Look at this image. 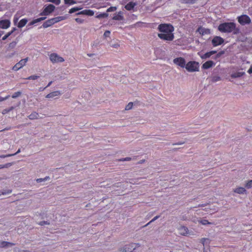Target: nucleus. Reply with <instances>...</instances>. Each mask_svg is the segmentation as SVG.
I'll list each match as a JSON object with an SVG mask.
<instances>
[{
    "label": "nucleus",
    "mask_w": 252,
    "mask_h": 252,
    "mask_svg": "<svg viewBox=\"0 0 252 252\" xmlns=\"http://www.w3.org/2000/svg\"><path fill=\"white\" fill-rule=\"evenodd\" d=\"M158 29L159 32L158 36L160 39L167 41H171L174 39V28L171 25L161 24L158 25Z\"/></svg>",
    "instance_id": "nucleus-1"
},
{
    "label": "nucleus",
    "mask_w": 252,
    "mask_h": 252,
    "mask_svg": "<svg viewBox=\"0 0 252 252\" xmlns=\"http://www.w3.org/2000/svg\"><path fill=\"white\" fill-rule=\"evenodd\" d=\"M218 30L221 32H235L236 29V25L234 23H224L220 24L218 27Z\"/></svg>",
    "instance_id": "nucleus-2"
},
{
    "label": "nucleus",
    "mask_w": 252,
    "mask_h": 252,
    "mask_svg": "<svg viewBox=\"0 0 252 252\" xmlns=\"http://www.w3.org/2000/svg\"><path fill=\"white\" fill-rule=\"evenodd\" d=\"M186 69L189 72H194L198 70L199 65L196 62H189L185 65Z\"/></svg>",
    "instance_id": "nucleus-3"
},
{
    "label": "nucleus",
    "mask_w": 252,
    "mask_h": 252,
    "mask_svg": "<svg viewBox=\"0 0 252 252\" xmlns=\"http://www.w3.org/2000/svg\"><path fill=\"white\" fill-rule=\"evenodd\" d=\"M49 59L53 63H63L64 59L56 53H52L49 56Z\"/></svg>",
    "instance_id": "nucleus-4"
},
{
    "label": "nucleus",
    "mask_w": 252,
    "mask_h": 252,
    "mask_svg": "<svg viewBox=\"0 0 252 252\" xmlns=\"http://www.w3.org/2000/svg\"><path fill=\"white\" fill-rule=\"evenodd\" d=\"M55 9V6L53 4L45 5L43 11L40 13L41 15L47 16L52 13Z\"/></svg>",
    "instance_id": "nucleus-5"
},
{
    "label": "nucleus",
    "mask_w": 252,
    "mask_h": 252,
    "mask_svg": "<svg viewBox=\"0 0 252 252\" xmlns=\"http://www.w3.org/2000/svg\"><path fill=\"white\" fill-rule=\"evenodd\" d=\"M29 60V58H26L21 60L18 63H16L12 67V69L14 71H18L23 67L26 65V63Z\"/></svg>",
    "instance_id": "nucleus-6"
},
{
    "label": "nucleus",
    "mask_w": 252,
    "mask_h": 252,
    "mask_svg": "<svg viewBox=\"0 0 252 252\" xmlns=\"http://www.w3.org/2000/svg\"><path fill=\"white\" fill-rule=\"evenodd\" d=\"M239 23L242 25L249 24L251 23V18L246 15H241L238 17Z\"/></svg>",
    "instance_id": "nucleus-7"
},
{
    "label": "nucleus",
    "mask_w": 252,
    "mask_h": 252,
    "mask_svg": "<svg viewBox=\"0 0 252 252\" xmlns=\"http://www.w3.org/2000/svg\"><path fill=\"white\" fill-rule=\"evenodd\" d=\"M131 243L126 244L124 246L120 248L118 250L119 252H133L134 247Z\"/></svg>",
    "instance_id": "nucleus-8"
},
{
    "label": "nucleus",
    "mask_w": 252,
    "mask_h": 252,
    "mask_svg": "<svg viewBox=\"0 0 252 252\" xmlns=\"http://www.w3.org/2000/svg\"><path fill=\"white\" fill-rule=\"evenodd\" d=\"M173 63L181 66V67H184L186 65V62L184 58L180 57L177 58L173 60Z\"/></svg>",
    "instance_id": "nucleus-9"
},
{
    "label": "nucleus",
    "mask_w": 252,
    "mask_h": 252,
    "mask_svg": "<svg viewBox=\"0 0 252 252\" xmlns=\"http://www.w3.org/2000/svg\"><path fill=\"white\" fill-rule=\"evenodd\" d=\"M224 41L222 38L220 36L215 37L212 41V43L214 46H217L222 44Z\"/></svg>",
    "instance_id": "nucleus-10"
},
{
    "label": "nucleus",
    "mask_w": 252,
    "mask_h": 252,
    "mask_svg": "<svg viewBox=\"0 0 252 252\" xmlns=\"http://www.w3.org/2000/svg\"><path fill=\"white\" fill-rule=\"evenodd\" d=\"M11 24V22L9 20H3L0 21V28L6 29L8 28Z\"/></svg>",
    "instance_id": "nucleus-11"
},
{
    "label": "nucleus",
    "mask_w": 252,
    "mask_h": 252,
    "mask_svg": "<svg viewBox=\"0 0 252 252\" xmlns=\"http://www.w3.org/2000/svg\"><path fill=\"white\" fill-rule=\"evenodd\" d=\"M61 94V92L59 91H57L49 93L46 95L45 97L47 98H53L59 96Z\"/></svg>",
    "instance_id": "nucleus-12"
},
{
    "label": "nucleus",
    "mask_w": 252,
    "mask_h": 252,
    "mask_svg": "<svg viewBox=\"0 0 252 252\" xmlns=\"http://www.w3.org/2000/svg\"><path fill=\"white\" fill-rule=\"evenodd\" d=\"M179 234L182 235H187L189 234L188 228L184 226H181L178 228Z\"/></svg>",
    "instance_id": "nucleus-13"
},
{
    "label": "nucleus",
    "mask_w": 252,
    "mask_h": 252,
    "mask_svg": "<svg viewBox=\"0 0 252 252\" xmlns=\"http://www.w3.org/2000/svg\"><path fill=\"white\" fill-rule=\"evenodd\" d=\"M215 65V63L213 61H207V62H205V63H204L202 65V67L203 69H209V68L213 67Z\"/></svg>",
    "instance_id": "nucleus-14"
},
{
    "label": "nucleus",
    "mask_w": 252,
    "mask_h": 252,
    "mask_svg": "<svg viewBox=\"0 0 252 252\" xmlns=\"http://www.w3.org/2000/svg\"><path fill=\"white\" fill-rule=\"evenodd\" d=\"M197 32L202 35L208 34L210 33L209 29H205L202 27H199L197 29Z\"/></svg>",
    "instance_id": "nucleus-15"
},
{
    "label": "nucleus",
    "mask_w": 252,
    "mask_h": 252,
    "mask_svg": "<svg viewBox=\"0 0 252 252\" xmlns=\"http://www.w3.org/2000/svg\"><path fill=\"white\" fill-rule=\"evenodd\" d=\"M233 191L238 194H241L246 193L247 192V190L244 188L238 187V188H235L234 189Z\"/></svg>",
    "instance_id": "nucleus-16"
},
{
    "label": "nucleus",
    "mask_w": 252,
    "mask_h": 252,
    "mask_svg": "<svg viewBox=\"0 0 252 252\" xmlns=\"http://www.w3.org/2000/svg\"><path fill=\"white\" fill-rule=\"evenodd\" d=\"M216 52H217L216 51H212L207 52L203 55H200V57L202 59H206L209 58L212 55L216 53Z\"/></svg>",
    "instance_id": "nucleus-17"
},
{
    "label": "nucleus",
    "mask_w": 252,
    "mask_h": 252,
    "mask_svg": "<svg viewBox=\"0 0 252 252\" xmlns=\"http://www.w3.org/2000/svg\"><path fill=\"white\" fill-rule=\"evenodd\" d=\"M77 14H84L89 16H93L94 15V12L92 10H84L78 13Z\"/></svg>",
    "instance_id": "nucleus-18"
},
{
    "label": "nucleus",
    "mask_w": 252,
    "mask_h": 252,
    "mask_svg": "<svg viewBox=\"0 0 252 252\" xmlns=\"http://www.w3.org/2000/svg\"><path fill=\"white\" fill-rule=\"evenodd\" d=\"M136 5V3L134 2H129L125 6V8L127 10H132L135 6Z\"/></svg>",
    "instance_id": "nucleus-19"
},
{
    "label": "nucleus",
    "mask_w": 252,
    "mask_h": 252,
    "mask_svg": "<svg viewBox=\"0 0 252 252\" xmlns=\"http://www.w3.org/2000/svg\"><path fill=\"white\" fill-rule=\"evenodd\" d=\"M39 117V114L36 112H32L29 116L28 118L30 120L37 119Z\"/></svg>",
    "instance_id": "nucleus-20"
},
{
    "label": "nucleus",
    "mask_w": 252,
    "mask_h": 252,
    "mask_svg": "<svg viewBox=\"0 0 252 252\" xmlns=\"http://www.w3.org/2000/svg\"><path fill=\"white\" fill-rule=\"evenodd\" d=\"M204 210L208 213L212 214L218 211V208L217 207L214 206L212 208L210 207L208 208H205Z\"/></svg>",
    "instance_id": "nucleus-21"
},
{
    "label": "nucleus",
    "mask_w": 252,
    "mask_h": 252,
    "mask_svg": "<svg viewBox=\"0 0 252 252\" xmlns=\"http://www.w3.org/2000/svg\"><path fill=\"white\" fill-rule=\"evenodd\" d=\"M53 24L51 19L46 21L42 25L44 28H47L53 25Z\"/></svg>",
    "instance_id": "nucleus-22"
},
{
    "label": "nucleus",
    "mask_w": 252,
    "mask_h": 252,
    "mask_svg": "<svg viewBox=\"0 0 252 252\" xmlns=\"http://www.w3.org/2000/svg\"><path fill=\"white\" fill-rule=\"evenodd\" d=\"M27 22L28 20L26 19H23L21 20L18 24V27L19 28H21L24 27L27 23Z\"/></svg>",
    "instance_id": "nucleus-23"
},
{
    "label": "nucleus",
    "mask_w": 252,
    "mask_h": 252,
    "mask_svg": "<svg viewBox=\"0 0 252 252\" xmlns=\"http://www.w3.org/2000/svg\"><path fill=\"white\" fill-rule=\"evenodd\" d=\"M113 20H122L123 19V16L122 15V13L119 12L117 14H116L113 17Z\"/></svg>",
    "instance_id": "nucleus-24"
},
{
    "label": "nucleus",
    "mask_w": 252,
    "mask_h": 252,
    "mask_svg": "<svg viewBox=\"0 0 252 252\" xmlns=\"http://www.w3.org/2000/svg\"><path fill=\"white\" fill-rule=\"evenodd\" d=\"M16 30V28H13L11 31L7 32L6 34H5L2 38L3 40H5L10 35L12 34V33Z\"/></svg>",
    "instance_id": "nucleus-25"
},
{
    "label": "nucleus",
    "mask_w": 252,
    "mask_h": 252,
    "mask_svg": "<svg viewBox=\"0 0 252 252\" xmlns=\"http://www.w3.org/2000/svg\"><path fill=\"white\" fill-rule=\"evenodd\" d=\"M50 180V177L49 176H46L44 178H38L36 179V181L37 183H41L42 182H45Z\"/></svg>",
    "instance_id": "nucleus-26"
},
{
    "label": "nucleus",
    "mask_w": 252,
    "mask_h": 252,
    "mask_svg": "<svg viewBox=\"0 0 252 252\" xmlns=\"http://www.w3.org/2000/svg\"><path fill=\"white\" fill-rule=\"evenodd\" d=\"M243 75V73H241V72H236V73H232L231 75V77L232 78H238V77H240L241 76H242Z\"/></svg>",
    "instance_id": "nucleus-27"
},
{
    "label": "nucleus",
    "mask_w": 252,
    "mask_h": 252,
    "mask_svg": "<svg viewBox=\"0 0 252 252\" xmlns=\"http://www.w3.org/2000/svg\"><path fill=\"white\" fill-rule=\"evenodd\" d=\"M198 222L202 225L210 224H212L211 222H209L206 220H198Z\"/></svg>",
    "instance_id": "nucleus-28"
},
{
    "label": "nucleus",
    "mask_w": 252,
    "mask_h": 252,
    "mask_svg": "<svg viewBox=\"0 0 252 252\" xmlns=\"http://www.w3.org/2000/svg\"><path fill=\"white\" fill-rule=\"evenodd\" d=\"M9 245H11L12 244L9 242L5 241H2L0 243V247L2 248L8 246Z\"/></svg>",
    "instance_id": "nucleus-29"
},
{
    "label": "nucleus",
    "mask_w": 252,
    "mask_h": 252,
    "mask_svg": "<svg viewBox=\"0 0 252 252\" xmlns=\"http://www.w3.org/2000/svg\"><path fill=\"white\" fill-rule=\"evenodd\" d=\"M55 18L56 19L57 22H59L60 21H61L66 19L67 18V16H58V17H57Z\"/></svg>",
    "instance_id": "nucleus-30"
},
{
    "label": "nucleus",
    "mask_w": 252,
    "mask_h": 252,
    "mask_svg": "<svg viewBox=\"0 0 252 252\" xmlns=\"http://www.w3.org/2000/svg\"><path fill=\"white\" fill-rule=\"evenodd\" d=\"M108 16V14L107 13H101L97 16H96V18H106Z\"/></svg>",
    "instance_id": "nucleus-31"
},
{
    "label": "nucleus",
    "mask_w": 252,
    "mask_h": 252,
    "mask_svg": "<svg viewBox=\"0 0 252 252\" xmlns=\"http://www.w3.org/2000/svg\"><path fill=\"white\" fill-rule=\"evenodd\" d=\"M12 165V163H6V164H5L4 165H1V164H0V169L7 168H8L10 166H11Z\"/></svg>",
    "instance_id": "nucleus-32"
},
{
    "label": "nucleus",
    "mask_w": 252,
    "mask_h": 252,
    "mask_svg": "<svg viewBox=\"0 0 252 252\" xmlns=\"http://www.w3.org/2000/svg\"><path fill=\"white\" fill-rule=\"evenodd\" d=\"M133 107V103L132 102H129L127 105H126L125 107L126 110H129L132 109Z\"/></svg>",
    "instance_id": "nucleus-33"
},
{
    "label": "nucleus",
    "mask_w": 252,
    "mask_h": 252,
    "mask_svg": "<svg viewBox=\"0 0 252 252\" xmlns=\"http://www.w3.org/2000/svg\"><path fill=\"white\" fill-rule=\"evenodd\" d=\"M17 44V42L16 41H12L8 45V48L10 49H13L15 48Z\"/></svg>",
    "instance_id": "nucleus-34"
},
{
    "label": "nucleus",
    "mask_w": 252,
    "mask_h": 252,
    "mask_svg": "<svg viewBox=\"0 0 252 252\" xmlns=\"http://www.w3.org/2000/svg\"><path fill=\"white\" fill-rule=\"evenodd\" d=\"M13 109H14V107L13 106L10 107L9 109H5L3 110L2 113L3 114H6L7 113H8L9 112L12 111Z\"/></svg>",
    "instance_id": "nucleus-35"
},
{
    "label": "nucleus",
    "mask_w": 252,
    "mask_h": 252,
    "mask_svg": "<svg viewBox=\"0 0 252 252\" xmlns=\"http://www.w3.org/2000/svg\"><path fill=\"white\" fill-rule=\"evenodd\" d=\"M47 1L53 3L56 5H59L60 4L61 0H47Z\"/></svg>",
    "instance_id": "nucleus-36"
},
{
    "label": "nucleus",
    "mask_w": 252,
    "mask_h": 252,
    "mask_svg": "<svg viewBox=\"0 0 252 252\" xmlns=\"http://www.w3.org/2000/svg\"><path fill=\"white\" fill-rule=\"evenodd\" d=\"M81 8H78V7H74V8H71L69 11V13H73L76 11H77L79 10H80Z\"/></svg>",
    "instance_id": "nucleus-37"
},
{
    "label": "nucleus",
    "mask_w": 252,
    "mask_h": 252,
    "mask_svg": "<svg viewBox=\"0 0 252 252\" xmlns=\"http://www.w3.org/2000/svg\"><path fill=\"white\" fill-rule=\"evenodd\" d=\"M0 191L1 192L0 193L1 194V195H6V194L11 193V192H12V190L10 189H8L7 190H0Z\"/></svg>",
    "instance_id": "nucleus-38"
},
{
    "label": "nucleus",
    "mask_w": 252,
    "mask_h": 252,
    "mask_svg": "<svg viewBox=\"0 0 252 252\" xmlns=\"http://www.w3.org/2000/svg\"><path fill=\"white\" fill-rule=\"evenodd\" d=\"M245 187L248 189L252 188V180L249 181L245 185Z\"/></svg>",
    "instance_id": "nucleus-39"
},
{
    "label": "nucleus",
    "mask_w": 252,
    "mask_h": 252,
    "mask_svg": "<svg viewBox=\"0 0 252 252\" xmlns=\"http://www.w3.org/2000/svg\"><path fill=\"white\" fill-rule=\"evenodd\" d=\"M21 94V92H15L12 95V97L13 98H15L18 96H19Z\"/></svg>",
    "instance_id": "nucleus-40"
},
{
    "label": "nucleus",
    "mask_w": 252,
    "mask_h": 252,
    "mask_svg": "<svg viewBox=\"0 0 252 252\" xmlns=\"http://www.w3.org/2000/svg\"><path fill=\"white\" fill-rule=\"evenodd\" d=\"M65 4H73L76 3V2L73 0H64Z\"/></svg>",
    "instance_id": "nucleus-41"
},
{
    "label": "nucleus",
    "mask_w": 252,
    "mask_h": 252,
    "mask_svg": "<svg viewBox=\"0 0 252 252\" xmlns=\"http://www.w3.org/2000/svg\"><path fill=\"white\" fill-rule=\"evenodd\" d=\"M38 78H39L38 76H37V75H32V76H29L28 78H27V79H29V80H35V79H37Z\"/></svg>",
    "instance_id": "nucleus-42"
},
{
    "label": "nucleus",
    "mask_w": 252,
    "mask_h": 252,
    "mask_svg": "<svg viewBox=\"0 0 252 252\" xmlns=\"http://www.w3.org/2000/svg\"><path fill=\"white\" fill-rule=\"evenodd\" d=\"M159 218V216H156V217H155L150 222H149L148 223H147L145 226H148L149 224H150L151 222H154V221H155L156 220H157L158 218Z\"/></svg>",
    "instance_id": "nucleus-43"
},
{
    "label": "nucleus",
    "mask_w": 252,
    "mask_h": 252,
    "mask_svg": "<svg viewBox=\"0 0 252 252\" xmlns=\"http://www.w3.org/2000/svg\"><path fill=\"white\" fill-rule=\"evenodd\" d=\"M116 9L117 8L116 7H114V6L110 7L107 9V12L114 11L116 10Z\"/></svg>",
    "instance_id": "nucleus-44"
},
{
    "label": "nucleus",
    "mask_w": 252,
    "mask_h": 252,
    "mask_svg": "<svg viewBox=\"0 0 252 252\" xmlns=\"http://www.w3.org/2000/svg\"><path fill=\"white\" fill-rule=\"evenodd\" d=\"M131 245H133L132 246H133L134 247V251L137 248H139L141 246V245L139 244V243H131Z\"/></svg>",
    "instance_id": "nucleus-45"
},
{
    "label": "nucleus",
    "mask_w": 252,
    "mask_h": 252,
    "mask_svg": "<svg viewBox=\"0 0 252 252\" xmlns=\"http://www.w3.org/2000/svg\"><path fill=\"white\" fill-rule=\"evenodd\" d=\"M110 32L109 31H106L103 34V36L104 37H108L110 36Z\"/></svg>",
    "instance_id": "nucleus-46"
},
{
    "label": "nucleus",
    "mask_w": 252,
    "mask_h": 252,
    "mask_svg": "<svg viewBox=\"0 0 252 252\" xmlns=\"http://www.w3.org/2000/svg\"><path fill=\"white\" fill-rule=\"evenodd\" d=\"M38 22H39V21L38 19L37 18L36 19L33 20L31 22H30V25H33Z\"/></svg>",
    "instance_id": "nucleus-47"
},
{
    "label": "nucleus",
    "mask_w": 252,
    "mask_h": 252,
    "mask_svg": "<svg viewBox=\"0 0 252 252\" xmlns=\"http://www.w3.org/2000/svg\"><path fill=\"white\" fill-rule=\"evenodd\" d=\"M75 21L79 24H82L84 22V20L80 18H76Z\"/></svg>",
    "instance_id": "nucleus-48"
},
{
    "label": "nucleus",
    "mask_w": 252,
    "mask_h": 252,
    "mask_svg": "<svg viewBox=\"0 0 252 252\" xmlns=\"http://www.w3.org/2000/svg\"><path fill=\"white\" fill-rule=\"evenodd\" d=\"M209 241V239L207 238H202L201 240V242L203 244V245H204L205 243L207 241Z\"/></svg>",
    "instance_id": "nucleus-49"
},
{
    "label": "nucleus",
    "mask_w": 252,
    "mask_h": 252,
    "mask_svg": "<svg viewBox=\"0 0 252 252\" xmlns=\"http://www.w3.org/2000/svg\"><path fill=\"white\" fill-rule=\"evenodd\" d=\"M39 224L40 225H48L49 224V223L46 221H42L39 223Z\"/></svg>",
    "instance_id": "nucleus-50"
},
{
    "label": "nucleus",
    "mask_w": 252,
    "mask_h": 252,
    "mask_svg": "<svg viewBox=\"0 0 252 252\" xmlns=\"http://www.w3.org/2000/svg\"><path fill=\"white\" fill-rule=\"evenodd\" d=\"M9 96H10L9 95H7L5 97H2L0 96V102L6 100L7 99H8L9 97Z\"/></svg>",
    "instance_id": "nucleus-51"
},
{
    "label": "nucleus",
    "mask_w": 252,
    "mask_h": 252,
    "mask_svg": "<svg viewBox=\"0 0 252 252\" xmlns=\"http://www.w3.org/2000/svg\"><path fill=\"white\" fill-rule=\"evenodd\" d=\"M131 159V158L127 157V158H124L121 159L120 160L124 161H129Z\"/></svg>",
    "instance_id": "nucleus-52"
},
{
    "label": "nucleus",
    "mask_w": 252,
    "mask_h": 252,
    "mask_svg": "<svg viewBox=\"0 0 252 252\" xmlns=\"http://www.w3.org/2000/svg\"><path fill=\"white\" fill-rule=\"evenodd\" d=\"M18 19H19V18L18 17H16V15H15L14 16V20H13V22H14V24H16L18 22Z\"/></svg>",
    "instance_id": "nucleus-53"
},
{
    "label": "nucleus",
    "mask_w": 252,
    "mask_h": 252,
    "mask_svg": "<svg viewBox=\"0 0 252 252\" xmlns=\"http://www.w3.org/2000/svg\"><path fill=\"white\" fill-rule=\"evenodd\" d=\"M51 20H52V23H53V25H54V24H55V23H58V22H57V20H56V18H55H55H51Z\"/></svg>",
    "instance_id": "nucleus-54"
},
{
    "label": "nucleus",
    "mask_w": 252,
    "mask_h": 252,
    "mask_svg": "<svg viewBox=\"0 0 252 252\" xmlns=\"http://www.w3.org/2000/svg\"><path fill=\"white\" fill-rule=\"evenodd\" d=\"M248 73L249 74L252 73V65H251L250 68L248 69Z\"/></svg>",
    "instance_id": "nucleus-55"
},
{
    "label": "nucleus",
    "mask_w": 252,
    "mask_h": 252,
    "mask_svg": "<svg viewBox=\"0 0 252 252\" xmlns=\"http://www.w3.org/2000/svg\"><path fill=\"white\" fill-rule=\"evenodd\" d=\"M195 0H187V2L189 3H194Z\"/></svg>",
    "instance_id": "nucleus-56"
},
{
    "label": "nucleus",
    "mask_w": 252,
    "mask_h": 252,
    "mask_svg": "<svg viewBox=\"0 0 252 252\" xmlns=\"http://www.w3.org/2000/svg\"><path fill=\"white\" fill-rule=\"evenodd\" d=\"M38 19L39 22H40L41 21L44 20L46 19V17H43L39 18Z\"/></svg>",
    "instance_id": "nucleus-57"
},
{
    "label": "nucleus",
    "mask_w": 252,
    "mask_h": 252,
    "mask_svg": "<svg viewBox=\"0 0 252 252\" xmlns=\"http://www.w3.org/2000/svg\"><path fill=\"white\" fill-rule=\"evenodd\" d=\"M15 155V154H12L6 155H5V158H7V157H10L14 156Z\"/></svg>",
    "instance_id": "nucleus-58"
},
{
    "label": "nucleus",
    "mask_w": 252,
    "mask_h": 252,
    "mask_svg": "<svg viewBox=\"0 0 252 252\" xmlns=\"http://www.w3.org/2000/svg\"><path fill=\"white\" fill-rule=\"evenodd\" d=\"M111 46L113 47H114V48H118L119 46V45L118 44H115L112 45Z\"/></svg>",
    "instance_id": "nucleus-59"
},
{
    "label": "nucleus",
    "mask_w": 252,
    "mask_h": 252,
    "mask_svg": "<svg viewBox=\"0 0 252 252\" xmlns=\"http://www.w3.org/2000/svg\"><path fill=\"white\" fill-rule=\"evenodd\" d=\"M52 82H53L52 81H50V82L48 83V84L47 85V86L45 88H45H47V87H49V86L52 84Z\"/></svg>",
    "instance_id": "nucleus-60"
},
{
    "label": "nucleus",
    "mask_w": 252,
    "mask_h": 252,
    "mask_svg": "<svg viewBox=\"0 0 252 252\" xmlns=\"http://www.w3.org/2000/svg\"><path fill=\"white\" fill-rule=\"evenodd\" d=\"M20 152H21V150H20V149H19L18 150V151L15 153H14V154H15V155H16L19 154V153H20Z\"/></svg>",
    "instance_id": "nucleus-61"
},
{
    "label": "nucleus",
    "mask_w": 252,
    "mask_h": 252,
    "mask_svg": "<svg viewBox=\"0 0 252 252\" xmlns=\"http://www.w3.org/2000/svg\"><path fill=\"white\" fill-rule=\"evenodd\" d=\"M87 55L89 57H93L94 55V54H87Z\"/></svg>",
    "instance_id": "nucleus-62"
},
{
    "label": "nucleus",
    "mask_w": 252,
    "mask_h": 252,
    "mask_svg": "<svg viewBox=\"0 0 252 252\" xmlns=\"http://www.w3.org/2000/svg\"><path fill=\"white\" fill-rule=\"evenodd\" d=\"M214 80L216 81H218V80H220V77H216V79L215 78H214Z\"/></svg>",
    "instance_id": "nucleus-63"
},
{
    "label": "nucleus",
    "mask_w": 252,
    "mask_h": 252,
    "mask_svg": "<svg viewBox=\"0 0 252 252\" xmlns=\"http://www.w3.org/2000/svg\"><path fill=\"white\" fill-rule=\"evenodd\" d=\"M204 206H205V204H199L198 206V207H204Z\"/></svg>",
    "instance_id": "nucleus-64"
}]
</instances>
